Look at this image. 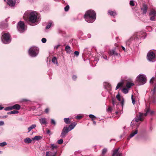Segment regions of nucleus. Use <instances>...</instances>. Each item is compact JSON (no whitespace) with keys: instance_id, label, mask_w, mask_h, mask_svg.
I'll return each mask as SVG.
<instances>
[{"instance_id":"7","label":"nucleus","mask_w":156,"mask_h":156,"mask_svg":"<svg viewBox=\"0 0 156 156\" xmlns=\"http://www.w3.org/2000/svg\"><path fill=\"white\" fill-rule=\"evenodd\" d=\"M155 58V54L154 53L151 51L148 53L147 55V58L150 61L153 62V60Z\"/></svg>"},{"instance_id":"44","label":"nucleus","mask_w":156,"mask_h":156,"mask_svg":"<svg viewBox=\"0 0 156 156\" xmlns=\"http://www.w3.org/2000/svg\"><path fill=\"white\" fill-rule=\"evenodd\" d=\"M51 124H53L54 126L56 125V122L53 119H51Z\"/></svg>"},{"instance_id":"1","label":"nucleus","mask_w":156,"mask_h":156,"mask_svg":"<svg viewBox=\"0 0 156 156\" xmlns=\"http://www.w3.org/2000/svg\"><path fill=\"white\" fill-rule=\"evenodd\" d=\"M84 18L86 21L89 23H92L96 19V14L93 10L87 11L84 15Z\"/></svg>"},{"instance_id":"6","label":"nucleus","mask_w":156,"mask_h":156,"mask_svg":"<svg viewBox=\"0 0 156 156\" xmlns=\"http://www.w3.org/2000/svg\"><path fill=\"white\" fill-rule=\"evenodd\" d=\"M17 27L18 30L20 33H23L24 32L25 30V24L22 21L19 22Z\"/></svg>"},{"instance_id":"10","label":"nucleus","mask_w":156,"mask_h":156,"mask_svg":"<svg viewBox=\"0 0 156 156\" xmlns=\"http://www.w3.org/2000/svg\"><path fill=\"white\" fill-rule=\"evenodd\" d=\"M108 53L111 55H114V56H117L118 55V53L115 51V49L110 50Z\"/></svg>"},{"instance_id":"20","label":"nucleus","mask_w":156,"mask_h":156,"mask_svg":"<svg viewBox=\"0 0 156 156\" xmlns=\"http://www.w3.org/2000/svg\"><path fill=\"white\" fill-rule=\"evenodd\" d=\"M7 27L6 24L3 22H1L0 23V28L3 29Z\"/></svg>"},{"instance_id":"40","label":"nucleus","mask_w":156,"mask_h":156,"mask_svg":"<svg viewBox=\"0 0 156 156\" xmlns=\"http://www.w3.org/2000/svg\"><path fill=\"white\" fill-rule=\"evenodd\" d=\"M69 5H66V7H65L64 8L65 11L66 12L68 11L69 9Z\"/></svg>"},{"instance_id":"37","label":"nucleus","mask_w":156,"mask_h":156,"mask_svg":"<svg viewBox=\"0 0 156 156\" xmlns=\"http://www.w3.org/2000/svg\"><path fill=\"white\" fill-rule=\"evenodd\" d=\"M107 150L106 148H104L102 150V154L103 155L105 154L107 152Z\"/></svg>"},{"instance_id":"50","label":"nucleus","mask_w":156,"mask_h":156,"mask_svg":"<svg viewBox=\"0 0 156 156\" xmlns=\"http://www.w3.org/2000/svg\"><path fill=\"white\" fill-rule=\"evenodd\" d=\"M156 89V87L155 86L154 87L153 90H152V91L153 95H154V94L155 92V90Z\"/></svg>"},{"instance_id":"53","label":"nucleus","mask_w":156,"mask_h":156,"mask_svg":"<svg viewBox=\"0 0 156 156\" xmlns=\"http://www.w3.org/2000/svg\"><path fill=\"white\" fill-rule=\"evenodd\" d=\"M4 122L2 121H0V126H2L4 125Z\"/></svg>"},{"instance_id":"9","label":"nucleus","mask_w":156,"mask_h":156,"mask_svg":"<svg viewBox=\"0 0 156 156\" xmlns=\"http://www.w3.org/2000/svg\"><path fill=\"white\" fill-rule=\"evenodd\" d=\"M51 150L54 151V152L52 153V154H55L56 155L57 153V147L56 145H54V144H51Z\"/></svg>"},{"instance_id":"48","label":"nucleus","mask_w":156,"mask_h":156,"mask_svg":"<svg viewBox=\"0 0 156 156\" xmlns=\"http://www.w3.org/2000/svg\"><path fill=\"white\" fill-rule=\"evenodd\" d=\"M103 58L107 60V61L108 60V59H107V56L105 55H103L102 56Z\"/></svg>"},{"instance_id":"42","label":"nucleus","mask_w":156,"mask_h":156,"mask_svg":"<svg viewBox=\"0 0 156 156\" xmlns=\"http://www.w3.org/2000/svg\"><path fill=\"white\" fill-rule=\"evenodd\" d=\"M116 97L117 99L118 100L120 101H121V100L120 98V96L119 93L116 96Z\"/></svg>"},{"instance_id":"14","label":"nucleus","mask_w":156,"mask_h":156,"mask_svg":"<svg viewBox=\"0 0 156 156\" xmlns=\"http://www.w3.org/2000/svg\"><path fill=\"white\" fill-rule=\"evenodd\" d=\"M147 6L144 4L143 5V8H141V10L143 11V14H146L147 12Z\"/></svg>"},{"instance_id":"57","label":"nucleus","mask_w":156,"mask_h":156,"mask_svg":"<svg viewBox=\"0 0 156 156\" xmlns=\"http://www.w3.org/2000/svg\"><path fill=\"white\" fill-rule=\"evenodd\" d=\"M112 104L114 105L115 104V101L114 98H112Z\"/></svg>"},{"instance_id":"15","label":"nucleus","mask_w":156,"mask_h":156,"mask_svg":"<svg viewBox=\"0 0 156 156\" xmlns=\"http://www.w3.org/2000/svg\"><path fill=\"white\" fill-rule=\"evenodd\" d=\"M76 125V124L75 122L72 123L71 124L69 125L68 127H67V128H68V130L70 131L74 128Z\"/></svg>"},{"instance_id":"16","label":"nucleus","mask_w":156,"mask_h":156,"mask_svg":"<svg viewBox=\"0 0 156 156\" xmlns=\"http://www.w3.org/2000/svg\"><path fill=\"white\" fill-rule=\"evenodd\" d=\"M65 50L67 54H70L71 53V48L69 45H66L65 48Z\"/></svg>"},{"instance_id":"30","label":"nucleus","mask_w":156,"mask_h":156,"mask_svg":"<svg viewBox=\"0 0 156 156\" xmlns=\"http://www.w3.org/2000/svg\"><path fill=\"white\" fill-rule=\"evenodd\" d=\"M41 123V124H46L47 123V122L46 121L45 118H42L40 120Z\"/></svg>"},{"instance_id":"64","label":"nucleus","mask_w":156,"mask_h":156,"mask_svg":"<svg viewBox=\"0 0 156 156\" xmlns=\"http://www.w3.org/2000/svg\"><path fill=\"white\" fill-rule=\"evenodd\" d=\"M149 112L150 113L151 115H152L154 113V112L153 111H151L150 110V111Z\"/></svg>"},{"instance_id":"47","label":"nucleus","mask_w":156,"mask_h":156,"mask_svg":"<svg viewBox=\"0 0 156 156\" xmlns=\"http://www.w3.org/2000/svg\"><path fill=\"white\" fill-rule=\"evenodd\" d=\"M47 41V40L45 38H43L41 39V41L43 43H45Z\"/></svg>"},{"instance_id":"61","label":"nucleus","mask_w":156,"mask_h":156,"mask_svg":"<svg viewBox=\"0 0 156 156\" xmlns=\"http://www.w3.org/2000/svg\"><path fill=\"white\" fill-rule=\"evenodd\" d=\"M4 109L5 111H9V108L8 107L5 108Z\"/></svg>"},{"instance_id":"60","label":"nucleus","mask_w":156,"mask_h":156,"mask_svg":"<svg viewBox=\"0 0 156 156\" xmlns=\"http://www.w3.org/2000/svg\"><path fill=\"white\" fill-rule=\"evenodd\" d=\"M9 108V110H11L13 109V108H12V106H11V107H8Z\"/></svg>"},{"instance_id":"25","label":"nucleus","mask_w":156,"mask_h":156,"mask_svg":"<svg viewBox=\"0 0 156 156\" xmlns=\"http://www.w3.org/2000/svg\"><path fill=\"white\" fill-rule=\"evenodd\" d=\"M36 126L35 124H33L28 128V133L32 129L36 127Z\"/></svg>"},{"instance_id":"55","label":"nucleus","mask_w":156,"mask_h":156,"mask_svg":"<svg viewBox=\"0 0 156 156\" xmlns=\"http://www.w3.org/2000/svg\"><path fill=\"white\" fill-rule=\"evenodd\" d=\"M77 78V77L75 75H73L72 76V79L74 80H75Z\"/></svg>"},{"instance_id":"11","label":"nucleus","mask_w":156,"mask_h":156,"mask_svg":"<svg viewBox=\"0 0 156 156\" xmlns=\"http://www.w3.org/2000/svg\"><path fill=\"white\" fill-rule=\"evenodd\" d=\"M138 133V130L136 129L134 131H133L127 138V140H129L132 137H133L136 134H137Z\"/></svg>"},{"instance_id":"13","label":"nucleus","mask_w":156,"mask_h":156,"mask_svg":"<svg viewBox=\"0 0 156 156\" xmlns=\"http://www.w3.org/2000/svg\"><path fill=\"white\" fill-rule=\"evenodd\" d=\"M143 113H140L139 116L138 117H136L135 118V121L136 122H138L139 121H142L143 120L142 117L143 116Z\"/></svg>"},{"instance_id":"63","label":"nucleus","mask_w":156,"mask_h":156,"mask_svg":"<svg viewBox=\"0 0 156 156\" xmlns=\"http://www.w3.org/2000/svg\"><path fill=\"white\" fill-rule=\"evenodd\" d=\"M60 46V45H57L55 46V48L56 49H58V47Z\"/></svg>"},{"instance_id":"52","label":"nucleus","mask_w":156,"mask_h":156,"mask_svg":"<svg viewBox=\"0 0 156 156\" xmlns=\"http://www.w3.org/2000/svg\"><path fill=\"white\" fill-rule=\"evenodd\" d=\"M82 118V116L80 115H77L76 116V118L77 119H80Z\"/></svg>"},{"instance_id":"43","label":"nucleus","mask_w":156,"mask_h":156,"mask_svg":"<svg viewBox=\"0 0 156 156\" xmlns=\"http://www.w3.org/2000/svg\"><path fill=\"white\" fill-rule=\"evenodd\" d=\"M131 99L133 104L134 105L135 104V99L133 98V95H132L131 96Z\"/></svg>"},{"instance_id":"19","label":"nucleus","mask_w":156,"mask_h":156,"mask_svg":"<svg viewBox=\"0 0 156 156\" xmlns=\"http://www.w3.org/2000/svg\"><path fill=\"white\" fill-rule=\"evenodd\" d=\"M13 109L18 110L20 109V106L19 104H15L12 106Z\"/></svg>"},{"instance_id":"36","label":"nucleus","mask_w":156,"mask_h":156,"mask_svg":"<svg viewBox=\"0 0 156 156\" xmlns=\"http://www.w3.org/2000/svg\"><path fill=\"white\" fill-rule=\"evenodd\" d=\"M150 16V20L151 21H155V17L156 16Z\"/></svg>"},{"instance_id":"12","label":"nucleus","mask_w":156,"mask_h":156,"mask_svg":"<svg viewBox=\"0 0 156 156\" xmlns=\"http://www.w3.org/2000/svg\"><path fill=\"white\" fill-rule=\"evenodd\" d=\"M7 3L9 5L13 6L15 5V1L14 0H8Z\"/></svg>"},{"instance_id":"62","label":"nucleus","mask_w":156,"mask_h":156,"mask_svg":"<svg viewBox=\"0 0 156 156\" xmlns=\"http://www.w3.org/2000/svg\"><path fill=\"white\" fill-rule=\"evenodd\" d=\"M111 110H112V108H111V107H109L108 108V109H107V110L108 111H110Z\"/></svg>"},{"instance_id":"41","label":"nucleus","mask_w":156,"mask_h":156,"mask_svg":"<svg viewBox=\"0 0 156 156\" xmlns=\"http://www.w3.org/2000/svg\"><path fill=\"white\" fill-rule=\"evenodd\" d=\"M63 143V140L62 139L59 140L58 141V143L59 144H62Z\"/></svg>"},{"instance_id":"38","label":"nucleus","mask_w":156,"mask_h":156,"mask_svg":"<svg viewBox=\"0 0 156 156\" xmlns=\"http://www.w3.org/2000/svg\"><path fill=\"white\" fill-rule=\"evenodd\" d=\"M6 145L7 143L5 142L0 143V146L2 147H3Z\"/></svg>"},{"instance_id":"5","label":"nucleus","mask_w":156,"mask_h":156,"mask_svg":"<svg viewBox=\"0 0 156 156\" xmlns=\"http://www.w3.org/2000/svg\"><path fill=\"white\" fill-rule=\"evenodd\" d=\"M136 80L139 85H143L146 83V76L144 74H140L137 77Z\"/></svg>"},{"instance_id":"3","label":"nucleus","mask_w":156,"mask_h":156,"mask_svg":"<svg viewBox=\"0 0 156 156\" xmlns=\"http://www.w3.org/2000/svg\"><path fill=\"white\" fill-rule=\"evenodd\" d=\"M1 40L2 42L5 44L9 43L11 41L10 34L9 33L3 34L1 37Z\"/></svg>"},{"instance_id":"24","label":"nucleus","mask_w":156,"mask_h":156,"mask_svg":"<svg viewBox=\"0 0 156 156\" xmlns=\"http://www.w3.org/2000/svg\"><path fill=\"white\" fill-rule=\"evenodd\" d=\"M24 142L26 143L29 144L31 142L32 140L30 138H26L24 139Z\"/></svg>"},{"instance_id":"21","label":"nucleus","mask_w":156,"mask_h":156,"mask_svg":"<svg viewBox=\"0 0 156 156\" xmlns=\"http://www.w3.org/2000/svg\"><path fill=\"white\" fill-rule=\"evenodd\" d=\"M149 16H156V10L154 9L151 10L149 13Z\"/></svg>"},{"instance_id":"33","label":"nucleus","mask_w":156,"mask_h":156,"mask_svg":"<svg viewBox=\"0 0 156 156\" xmlns=\"http://www.w3.org/2000/svg\"><path fill=\"white\" fill-rule=\"evenodd\" d=\"M123 83L122 82L119 83L117 85V86L115 88V90H117L120 87L122 86Z\"/></svg>"},{"instance_id":"31","label":"nucleus","mask_w":156,"mask_h":156,"mask_svg":"<svg viewBox=\"0 0 156 156\" xmlns=\"http://www.w3.org/2000/svg\"><path fill=\"white\" fill-rule=\"evenodd\" d=\"M52 62L54 63H56L57 65H58V62L57 58L55 57H54L52 59Z\"/></svg>"},{"instance_id":"28","label":"nucleus","mask_w":156,"mask_h":156,"mask_svg":"<svg viewBox=\"0 0 156 156\" xmlns=\"http://www.w3.org/2000/svg\"><path fill=\"white\" fill-rule=\"evenodd\" d=\"M64 121L65 122L66 124H69L70 123V121L69 120V118H64Z\"/></svg>"},{"instance_id":"22","label":"nucleus","mask_w":156,"mask_h":156,"mask_svg":"<svg viewBox=\"0 0 156 156\" xmlns=\"http://www.w3.org/2000/svg\"><path fill=\"white\" fill-rule=\"evenodd\" d=\"M45 156H56L55 154H52V152L50 151H47L46 153Z\"/></svg>"},{"instance_id":"54","label":"nucleus","mask_w":156,"mask_h":156,"mask_svg":"<svg viewBox=\"0 0 156 156\" xmlns=\"http://www.w3.org/2000/svg\"><path fill=\"white\" fill-rule=\"evenodd\" d=\"M117 156H123L122 153H118L117 154Z\"/></svg>"},{"instance_id":"56","label":"nucleus","mask_w":156,"mask_h":156,"mask_svg":"<svg viewBox=\"0 0 156 156\" xmlns=\"http://www.w3.org/2000/svg\"><path fill=\"white\" fill-rule=\"evenodd\" d=\"M124 102V99H123L121 102V105H122V107L123 106V105Z\"/></svg>"},{"instance_id":"27","label":"nucleus","mask_w":156,"mask_h":156,"mask_svg":"<svg viewBox=\"0 0 156 156\" xmlns=\"http://www.w3.org/2000/svg\"><path fill=\"white\" fill-rule=\"evenodd\" d=\"M19 113V112L17 110H13L7 113L8 115H11L12 114H16Z\"/></svg>"},{"instance_id":"17","label":"nucleus","mask_w":156,"mask_h":156,"mask_svg":"<svg viewBox=\"0 0 156 156\" xmlns=\"http://www.w3.org/2000/svg\"><path fill=\"white\" fill-rule=\"evenodd\" d=\"M108 14L110 16L114 17L115 16L117 15V14L115 11H113L110 10L108 11Z\"/></svg>"},{"instance_id":"51","label":"nucleus","mask_w":156,"mask_h":156,"mask_svg":"<svg viewBox=\"0 0 156 156\" xmlns=\"http://www.w3.org/2000/svg\"><path fill=\"white\" fill-rule=\"evenodd\" d=\"M49 109L48 108L45 109V112L47 114H48L49 112Z\"/></svg>"},{"instance_id":"49","label":"nucleus","mask_w":156,"mask_h":156,"mask_svg":"<svg viewBox=\"0 0 156 156\" xmlns=\"http://www.w3.org/2000/svg\"><path fill=\"white\" fill-rule=\"evenodd\" d=\"M75 55H76V56H77L79 55V52L78 51H75L74 52Z\"/></svg>"},{"instance_id":"32","label":"nucleus","mask_w":156,"mask_h":156,"mask_svg":"<svg viewBox=\"0 0 156 156\" xmlns=\"http://www.w3.org/2000/svg\"><path fill=\"white\" fill-rule=\"evenodd\" d=\"M51 24H52V22L51 21H49L48 23V24L46 26L45 28L46 29H49L51 27Z\"/></svg>"},{"instance_id":"23","label":"nucleus","mask_w":156,"mask_h":156,"mask_svg":"<svg viewBox=\"0 0 156 156\" xmlns=\"http://www.w3.org/2000/svg\"><path fill=\"white\" fill-rule=\"evenodd\" d=\"M42 137L40 136H35L34 138H32L33 140H38L41 139Z\"/></svg>"},{"instance_id":"26","label":"nucleus","mask_w":156,"mask_h":156,"mask_svg":"<svg viewBox=\"0 0 156 156\" xmlns=\"http://www.w3.org/2000/svg\"><path fill=\"white\" fill-rule=\"evenodd\" d=\"M134 85V84L133 83H131L129 82H128L126 84V86L127 88L129 89L130 88L131 86H133Z\"/></svg>"},{"instance_id":"39","label":"nucleus","mask_w":156,"mask_h":156,"mask_svg":"<svg viewBox=\"0 0 156 156\" xmlns=\"http://www.w3.org/2000/svg\"><path fill=\"white\" fill-rule=\"evenodd\" d=\"M129 4L131 6H133L135 5V4L134 3V1L133 0H131L129 2Z\"/></svg>"},{"instance_id":"59","label":"nucleus","mask_w":156,"mask_h":156,"mask_svg":"<svg viewBox=\"0 0 156 156\" xmlns=\"http://www.w3.org/2000/svg\"><path fill=\"white\" fill-rule=\"evenodd\" d=\"M8 117L7 115H4L2 117V118L4 119L7 118Z\"/></svg>"},{"instance_id":"8","label":"nucleus","mask_w":156,"mask_h":156,"mask_svg":"<svg viewBox=\"0 0 156 156\" xmlns=\"http://www.w3.org/2000/svg\"><path fill=\"white\" fill-rule=\"evenodd\" d=\"M69 131L67 127L64 126L62 130V133L60 135L61 137L62 138H64L66 137V135Z\"/></svg>"},{"instance_id":"58","label":"nucleus","mask_w":156,"mask_h":156,"mask_svg":"<svg viewBox=\"0 0 156 156\" xmlns=\"http://www.w3.org/2000/svg\"><path fill=\"white\" fill-rule=\"evenodd\" d=\"M47 134H49V135L51 134L50 131L49 130H47Z\"/></svg>"},{"instance_id":"45","label":"nucleus","mask_w":156,"mask_h":156,"mask_svg":"<svg viewBox=\"0 0 156 156\" xmlns=\"http://www.w3.org/2000/svg\"><path fill=\"white\" fill-rule=\"evenodd\" d=\"M146 113H145L144 114V115L145 116H146L147 115V113H149V111H150V109L149 108H147L146 109Z\"/></svg>"},{"instance_id":"34","label":"nucleus","mask_w":156,"mask_h":156,"mask_svg":"<svg viewBox=\"0 0 156 156\" xmlns=\"http://www.w3.org/2000/svg\"><path fill=\"white\" fill-rule=\"evenodd\" d=\"M132 38V37H130L128 40L126 42V45H129L131 43Z\"/></svg>"},{"instance_id":"2","label":"nucleus","mask_w":156,"mask_h":156,"mask_svg":"<svg viewBox=\"0 0 156 156\" xmlns=\"http://www.w3.org/2000/svg\"><path fill=\"white\" fill-rule=\"evenodd\" d=\"M27 15L26 13H25L23 16V17L25 20L29 21L30 22L32 23H34L36 22L37 18V16L36 15V13L35 12L33 11L31 12L29 14V19H27V17H26Z\"/></svg>"},{"instance_id":"4","label":"nucleus","mask_w":156,"mask_h":156,"mask_svg":"<svg viewBox=\"0 0 156 156\" xmlns=\"http://www.w3.org/2000/svg\"><path fill=\"white\" fill-rule=\"evenodd\" d=\"M39 51V48L36 47H31L28 51V53L30 56L32 57H35L38 54Z\"/></svg>"},{"instance_id":"46","label":"nucleus","mask_w":156,"mask_h":156,"mask_svg":"<svg viewBox=\"0 0 156 156\" xmlns=\"http://www.w3.org/2000/svg\"><path fill=\"white\" fill-rule=\"evenodd\" d=\"M89 117L92 119L96 118V117L93 115L90 114L89 115Z\"/></svg>"},{"instance_id":"35","label":"nucleus","mask_w":156,"mask_h":156,"mask_svg":"<svg viewBox=\"0 0 156 156\" xmlns=\"http://www.w3.org/2000/svg\"><path fill=\"white\" fill-rule=\"evenodd\" d=\"M129 89L126 88H123L122 90V92L125 94H127L129 91Z\"/></svg>"},{"instance_id":"18","label":"nucleus","mask_w":156,"mask_h":156,"mask_svg":"<svg viewBox=\"0 0 156 156\" xmlns=\"http://www.w3.org/2000/svg\"><path fill=\"white\" fill-rule=\"evenodd\" d=\"M105 86V88L108 91H111L112 90L111 86L108 83H106Z\"/></svg>"},{"instance_id":"29","label":"nucleus","mask_w":156,"mask_h":156,"mask_svg":"<svg viewBox=\"0 0 156 156\" xmlns=\"http://www.w3.org/2000/svg\"><path fill=\"white\" fill-rule=\"evenodd\" d=\"M119 148L115 149L113 151V154H112V156H115V155L118 153V152L119 150Z\"/></svg>"}]
</instances>
